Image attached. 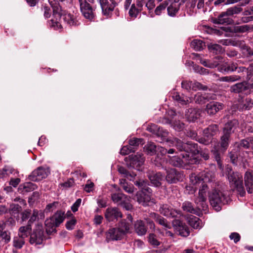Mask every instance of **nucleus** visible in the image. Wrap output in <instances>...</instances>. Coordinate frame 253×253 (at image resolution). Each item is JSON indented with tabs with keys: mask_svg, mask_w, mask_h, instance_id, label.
I'll list each match as a JSON object with an SVG mask.
<instances>
[{
	"mask_svg": "<svg viewBox=\"0 0 253 253\" xmlns=\"http://www.w3.org/2000/svg\"><path fill=\"white\" fill-rule=\"evenodd\" d=\"M118 171L123 175L124 177L130 181H133L134 184L139 189L135 195L134 199L143 206L148 205L151 200L153 192L152 189L149 187L148 181L136 177L137 174L135 172L129 170L123 167H120L118 168Z\"/></svg>",
	"mask_w": 253,
	"mask_h": 253,
	"instance_id": "f257e3e1",
	"label": "nucleus"
},
{
	"mask_svg": "<svg viewBox=\"0 0 253 253\" xmlns=\"http://www.w3.org/2000/svg\"><path fill=\"white\" fill-rule=\"evenodd\" d=\"M66 0H48V2L53 9V16L54 19L51 21L53 26L57 29L62 28V23L70 26L78 25V21L74 15L66 12L62 9L60 2H64Z\"/></svg>",
	"mask_w": 253,
	"mask_h": 253,
	"instance_id": "f03ea898",
	"label": "nucleus"
},
{
	"mask_svg": "<svg viewBox=\"0 0 253 253\" xmlns=\"http://www.w3.org/2000/svg\"><path fill=\"white\" fill-rule=\"evenodd\" d=\"M173 143L174 147L179 152H188L190 155L191 154L190 157H199L200 159L199 156H196L199 154L205 161L210 159L209 149L207 148L202 149L197 143L191 141L185 142L178 138H175ZM201 159L203 160L201 158ZM203 162V161H202Z\"/></svg>",
	"mask_w": 253,
	"mask_h": 253,
	"instance_id": "7ed1b4c3",
	"label": "nucleus"
},
{
	"mask_svg": "<svg viewBox=\"0 0 253 253\" xmlns=\"http://www.w3.org/2000/svg\"><path fill=\"white\" fill-rule=\"evenodd\" d=\"M225 174L231 188L234 190H236L237 194L241 197L245 196L246 191L243 186L242 175L238 172L234 171L232 167L229 166L225 169Z\"/></svg>",
	"mask_w": 253,
	"mask_h": 253,
	"instance_id": "20e7f679",
	"label": "nucleus"
},
{
	"mask_svg": "<svg viewBox=\"0 0 253 253\" xmlns=\"http://www.w3.org/2000/svg\"><path fill=\"white\" fill-rule=\"evenodd\" d=\"M135 233L138 236H144L149 234L148 237H155L156 235L154 232L155 230V225L154 221L150 218L145 219V220H137L133 223Z\"/></svg>",
	"mask_w": 253,
	"mask_h": 253,
	"instance_id": "39448f33",
	"label": "nucleus"
},
{
	"mask_svg": "<svg viewBox=\"0 0 253 253\" xmlns=\"http://www.w3.org/2000/svg\"><path fill=\"white\" fill-rule=\"evenodd\" d=\"M65 219V211L57 210L51 216L47 218L44 224L48 235H53L56 232V228L59 227Z\"/></svg>",
	"mask_w": 253,
	"mask_h": 253,
	"instance_id": "423d86ee",
	"label": "nucleus"
},
{
	"mask_svg": "<svg viewBox=\"0 0 253 253\" xmlns=\"http://www.w3.org/2000/svg\"><path fill=\"white\" fill-rule=\"evenodd\" d=\"M170 164L174 167L185 168L187 166L199 165L202 163V160L199 157H190L188 152L181 154L180 156H173L169 159Z\"/></svg>",
	"mask_w": 253,
	"mask_h": 253,
	"instance_id": "0eeeda50",
	"label": "nucleus"
},
{
	"mask_svg": "<svg viewBox=\"0 0 253 253\" xmlns=\"http://www.w3.org/2000/svg\"><path fill=\"white\" fill-rule=\"evenodd\" d=\"M209 199L211 206L216 211H220L223 205L228 204L231 201L228 196L217 189L209 193Z\"/></svg>",
	"mask_w": 253,
	"mask_h": 253,
	"instance_id": "6e6552de",
	"label": "nucleus"
},
{
	"mask_svg": "<svg viewBox=\"0 0 253 253\" xmlns=\"http://www.w3.org/2000/svg\"><path fill=\"white\" fill-rule=\"evenodd\" d=\"M242 11V8L239 6L230 7L226 11L222 12L217 17H212L211 21L215 24H231L233 20L230 16L238 14Z\"/></svg>",
	"mask_w": 253,
	"mask_h": 253,
	"instance_id": "1a4fd4ad",
	"label": "nucleus"
},
{
	"mask_svg": "<svg viewBox=\"0 0 253 253\" xmlns=\"http://www.w3.org/2000/svg\"><path fill=\"white\" fill-rule=\"evenodd\" d=\"M130 223L127 222L126 219H122L119 222L115 228H110L105 233L106 237H120L131 233Z\"/></svg>",
	"mask_w": 253,
	"mask_h": 253,
	"instance_id": "9d476101",
	"label": "nucleus"
},
{
	"mask_svg": "<svg viewBox=\"0 0 253 253\" xmlns=\"http://www.w3.org/2000/svg\"><path fill=\"white\" fill-rule=\"evenodd\" d=\"M111 199L114 203L126 211H131L132 205L130 203L129 197L122 193L111 194Z\"/></svg>",
	"mask_w": 253,
	"mask_h": 253,
	"instance_id": "9b49d317",
	"label": "nucleus"
},
{
	"mask_svg": "<svg viewBox=\"0 0 253 253\" xmlns=\"http://www.w3.org/2000/svg\"><path fill=\"white\" fill-rule=\"evenodd\" d=\"M184 175L183 172L174 168H171L166 170L165 178L169 184H176L183 181Z\"/></svg>",
	"mask_w": 253,
	"mask_h": 253,
	"instance_id": "f8f14e48",
	"label": "nucleus"
},
{
	"mask_svg": "<svg viewBox=\"0 0 253 253\" xmlns=\"http://www.w3.org/2000/svg\"><path fill=\"white\" fill-rule=\"evenodd\" d=\"M80 10L84 17L89 21L94 20L95 17V9L89 3L85 0H79Z\"/></svg>",
	"mask_w": 253,
	"mask_h": 253,
	"instance_id": "ddd939ff",
	"label": "nucleus"
},
{
	"mask_svg": "<svg viewBox=\"0 0 253 253\" xmlns=\"http://www.w3.org/2000/svg\"><path fill=\"white\" fill-rule=\"evenodd\" d=\"M224 44L226 45L230 44L233 46H239L240 47L242 56L245 58H250L253 56V48L243 43L241 41L227 40Z\"/></svg>",
	"mask_w": 253,
	"mask_h": 253,
	"instance_id": "4468645a",
	"label": "nucleus"
},
{
	"mask_svg": "<svg viewBox=\"0 0 253 253\" xmlns=\"http://www.w3.org/2000/svg\"><path fill=\"white\" fill-rule=\"evenodd\" d=\"M39 215V211L37 210L33 211V214L31 218L28 220L27 224L26 226H23L19 229V237H23L26 236L28 237L32 232V225L37 220Z\"/></svg>",
	"mask_w": 253,
	"mask_h": 253,
	"instance_id": "2eb2a0df",
	"label": "nucleus"
},
{
	"mask_svg": "<svg viewBox=\"0 0 253 253\" xmlns=\"http://www.w3.org/2000/svg\"><path fill=\"white\" fill-rule=\"evenodd\" d=\"M147 176L150 181L149 185L156 188H160L164 180L165 175L161 172H157L149 170L147 172Z\"/></svg>",
	"mask_w": 253,
	"mask_h": 253,
	"instance_id": "dca6fc26",
	"label": "nucleus"
},
{
	"mask_svg": "<svg viewBox=\"0 0 253 253\" xmlns=\"http://www.w3.org/2000/svg\"><path fill=\"white\" fill-rule=\"evenodd\" d=\"M253 105V100L250 97H240L238 98L237 103L233 106L234 111L238 110L240 112H243L246 110H250Z\"/></svg>",
	"mask_w": 253,
	"mask_h": 253,
	"instance_id": "f3484780",
	"label": "nucleus"
},
{
	"mask_svg": "<svg viewBox=\"0 0 253 253\" xmlns=\"http://www.w3.org/2000/svg\"><path fill=\"white\" fill-rule=\"evenodd\" d=\"M100 5L102 14L107 18H111L112 12L115 7L117 5V3L115 0H110L109 3L108 0H98Z\"/></svg>",
	"mask_w": 253,
	"mask_h": 253,
	"instance_id": "a211bd4d",
	"label": "nucleus"
},
{
	"mask_svg": "<svg viewBox=\"0 0 253 253\" xmlns=\"http://www.w3.org/2000/svg\"><path fill=\"white\" fill-rule=\"evenodd\" d=\"M145 158L142 153H137L136 155L131 154L129 156L128 166L129 168L135 169L137 170H141V167L144 164Z\"/></svg>",
	"mask_w": 253,
	"mask_h": 253,
	"instance_id": "6ab92c4d",
	"label": "nucleus"
},
{
	"mask_svg": "<svg viewBox=\"0 0 253 253\" xmlns=\"http://www.w3.org/2000/svg\"><path fill=\"white\" fill-rule=\"evenodd\" d=\"M49 173L48 169L39 167L32 172L29 175L28 178L31 181H39L45 178Z\"/></svg>",
	"mask_w": 253,
	"mask_h": 253,
	"instance_id": "aec40b11",
	"label": "nucleus"
},
{
	"mask_svg": "<svg viewBox=\"0 0 253 253\" xmlns=\"http://www.w3.org/2000/svg\"><path fill=\"white\" fill-rule=\"evenodd\" d=\"M172 224L177 235L187 237L189 235L190 230L188 227L180 219H174Z\"/></svg>",
	"mask_w": 253,
	"mask_h": 253,
	"instance_id": "412c9836",
	"label": "nucleus"
},
{
	"mask_svg": "<svg viewBox=\"0 0 253 253\" xmlns=\"http://www.w3.org/2000/svg\"><path fill=\"white\" fill-rule=\"evenodd\" d=\"M224 106V104L221 102L211 100L207 104L205 111L208 115L213 116L218 112L222 110Z\"/></svg>",
	"mask_w": 253,
	"mask_h": 253,
	"instance_id": "4be33fe9",
	"label": "nucleus"
},
{
	"mask_svg": "<svg viewBox=\"0 0 253 253\" xmlns=\"http://www.w3.org/2000/svg\"><path fill=\"white\" fill-rule=\"evenodd\" d=\"M227 150L222 149L220 146L214 145L211 150L212 157L217 162L218 167L221 169L222 167V159L225 152Z\"/></svg>",
	"mask_w": 253,
	"mask_h": 253,
	"instance_id": "5701e85b",
	"label": "nucleus"
},
{
	"mask_svg": "<svg viewBox=\"0 0 253 253\" xmlns=\"http://www.w3.org/2000/svg\"><path fill=\"white\" fill-rule=\"evenodd\" d=\"M160 211L161 214L168 217H177L178 215H183L180 211L174 209L167 204L163 205L160 208Z\"/></svg>",
	"mask_w": 253,
	"mask_h": 253,
	"instance_id": "b1692460",
	"label": "nucleus"
},
{
	"mask_svg": "<svg viewBox=\"0 0 253 253\" xmlns=\"http://www.w3.org/2000/svg\"><path fill=\"white\" fill-rule=\"evenodd\" d=\"M215 98L214 94L198 92L194 95L193 101L196 104L203 105L211 100H213Z\"/></svg>",
	"mask_w": 253,
	"mask_h": 253,
	"instance_id": "393cba45",
	"label": "nucleus"
},
{
	"mask_svg": "<svg viewBox=\"0 0 253 253\" xmlns=\"http://www.w3.org/2000/svg\"><path fill=\"white\" fill-rule=\"evenodd\" d=\"M122 213L118 208H108L105 212V218L108 221H113L114 220H118V218L122 217Z\"/></svg>",
	"mask_w": 253,
	"mask_h": 253,
	"instance_id": "a878e982",
	"label": "nucleus"
},
{
	"mask_svg": "<svg viewBox=\"0 0 253 253\" xmlns=\"http://www.w3.org/2000/svg\"><path fill=\"white\" fill-rule=\"evenodd\" d=\"M237 63L228 61L219 63L218 66V71L223 74H228L236 71Z\"/></svg>",
	"mask_w": 253,
	"mask_h": 253,
	"instance_id": "bb28decb",
	"label": "nucleus"
},
{
	"mask_svg": "<svg viewBox=\"0 0 253 253\" xmlns=\"http://www.w3.org/2000/svg\"><path fill=\"white\" fill-rule=\"evenodd\" d=\"M239 126V122L236 119H233L225 124L222 132L232 136Z\"/></svg>",
	"mask_w": 253,
	"mask_h": 253,
	"instance_id": "cd10ccee",
	"label": "nucleus"
},
{
	"mask_svg": "<svg viewBox=\"0 0 253 253\" xmlns=\"http://www.w3.org/2000/svg\"><path fill=\"white\" fill-rule=\"evenodd\" d=\"M249 90L248 83L246 81L239 82L232 85L229 90L233 93H243Z\"/></svg>",
	"mask_w": 253,
	"mask_h": 253,
	"instance_id": "c85d7f7f",
	"label": "nucleus"
},
{
	"mask_svg": "<svg viewBox=\"0 0 253 253\" xmlns=\"http://www.w3.org/2000/svg\"><path fill=\"white\" fill-rule=\"evenodd\" d=\"M147 130L158 137H166L168 135V131L163 129L162 127L155 124L148 125Z\"/></svg>",
	"mask_w": 253,
	"mask_h": 253,
	"instance_id": "c756f323",
	"label": "nucleus"
},
{
	"mask_svg": "<svg viewBox=\"0 0 253 253\" xmlns=\"http://www.w3.org/2000/svg\"><path fill=\"white\" fill-rule=\"evenodd\" d=\"M228 156L232 164L237 165L238 162L243 161V158L245 157V152H240L236 147H234L231 151L229 153Z\"/></svg>",
	"mask_w": 253,
	"mask_h": 253,
	"instance_id": "7c9ffc66",
	"label": "nucleus"
},
{
	"mask_svg": "<svg viewBox=\"0 0 253 253\" xmlns=\"http://www.w3.org/2000/svg\"><path fill=\"white\" fill-rule=\"evenodd\" d=\"M201 113L199 109L190 108L185 111V118L189 122H195L199 118Z\"/></svg>",
	"mask_w": 253,
	"mask_h": 253,
	"instance_id": "2f4dec72",
	"label": "nucleus"
},
{
	"mask_svg": "<svg viewBox=\"0 0 253 253\" xmlns=\"http://www.w3.org/2000/svg\"><path fill=\"white\" fill-rule=\"evenodd\" d=\"M182 216L186 219L187 223L193 228L198 229L202 227V222L199 217L189 214H187L184 216L183 215Z\"/></svg>",
	"mask_w": 253,
	"mask_h": 253,
	"instance_id": "473e14b6",
	"label": "nucleus"
},
{
	"mask_svg": "<svg viewBox=\"0 0 253 253\" xmlns=\"http://www.w3.org/2000/svg\"><path fill=\"white\" fill-rule=\"evenodd\" d=\"M161 148L162 147L156 145L154 142H149L145 145L143 150L147 155L153 156L157 154L158 155Z\"/></svg>",
	"mask_w": 253,
	"mask_h": 253,
	"instance_id": "72a5a7b5",
	"label": "nucleus"
},
{
	"mask_svg": "<svg viewBox=\"0 0 253 253\" xmlns=\"http://www.w3.org/2000/svg\"><path fill=\"white\" fill-rule=\"evenodd\" d=\"M244 181L247 192L253 194V172L247 171L244 175Z\"/></svg>",
	"mask_w": 253,
	"mask_h": 253,
	"instance_id": "f704fd0d",
	"label": "nucleus"
},
{
	"mask_svg": "<svg viewBox=\"0 0 253 253\" xmlns=\"http://www.w3.org/2000/svg\"><path fill=\"white\" fill-rule=\"evenodd\" d=\"M251 140L249 138L243 139L238 142H236L234 144V147L238 149L240 152H245V155L247 154V152L244 151L245 149H249L251 147Z\"/></svg>",
	"mask_w": 253,
	"mask_h": 253,
	"instance_id": "c9c22d12",
	"label": "nucleus"
},
{
	"mask_svg": "<svg viewBox=\"0 0 253 253\" xmlns=\"http://www.w3.org/2000/svg\"><path fill=\"white\" fill-rule=\"evenodd\" d=\"M231 140L232 136L221 132L219 142L216 145L223 149L227 150Z\"/></svg>",
	"mask_w": 253,
	"mask_h": 253,
	"instance_id": "e433bc0d",
	"label": "nucleus"
},
{
	"mask_svg": "<svg viewBox=\"0 0 253 253\" xmlns=\"http://www.w3.org/2000/svg\"><path fill=\"white\" fill-rule=\"evenodd\" d=\"M181 208L186 212H189L197 215L200 214V210L198 208L194 207L193 204L189 201H185L182 203Z\"/></svg>",
	"mask_w": 253,
	"mask_h": 253,
	"instance_id": "4c0bfd02",
	"label": "nucleus"
},
{
	"mask_svg": "<svg viewBox=\"0 0 253 253\" xmlns=\"http://www.w3.org/2000/svg\"><path fill=\"white\" fill-rule=\"evenodd\" d=\"M8 211L11 215L16 218L17 221L20 220L19 214H20V213L22 211L21 206L17 204L12 203L10 205Z\"/></svg>",
	"mask_w": 253,
	"mask_h": 253,
	"instance_id": "58836bf2",
	"label": "nucleus"
},
{
	"mask_svg": "<svg viewBox=\"0 0 253 253\" xmlns=\"http://www.w3.org/2000/svg\"><path fill=\"white\" fill-rule=\"evenodd\" d=\"M207 47L210 52L216 55L220 54L223 52L222 46L218 44L210 43L207 44Z\"/></svg>",
	"mask_w": 253,
	"mask_h": 253,
	"instance_id": "ea45409f",
	"label": "nucleus"
},
{
	"mask_svg": "<svg viewBox=\"0 0 253 253\" xmlns=\"http://www.w3.org/2000/svg\"><path fill=\"white\" fill-rule=\"evenodd\" d=\"M213 139V138L203 130V136H199V138H198V142L204 145H209L212 143Z\"/></svg>",
	"mask_w": 253,
	"mask_h": 253,
	"instance_id": "a19ab883",
	"label": "nucleus"
},
{
	"mask_svg": "<svg viewBox=\"0 0 253 253\" xmlns=\"http://www.w3.org/2000/svg\"><path fill=\"white\" fill-rule=\"evenodd\" d=\"M166 124H170L171 126L176 131L182 130L185 126V124L180 121H172L169 119L166 118Z\"/></svg>",
	"mask_w": 253,
	"mask_h": 253,
	"instance_id": "79ce46f5",
	"label": "nucleus"
},
{
	"mask_svg": "<svg viewBox=\"0 0 253 253\" xmlns=\"http://www.w3.org/2000/svg\"><path fill=\"white\" fill-rule=\"evenodd\" d=\"M172 97L174 100L176 101L181 105H187L189 103L188 98L183 94L180 95L178 92H174Z\"/></svg>",
	"mask_w": 253,
	"mask_h": 253,
	"instance_id": "37998d69",
	"label": "nucleus"
},
{
	"mask_svg": "<svg viewBox=\"0 0 253 253\" xmlns=\"http://www.w3.org/2000/svg\"><path fill=\"white\" fill-rule=\"evenodd\" d=\"M253 30V25H243L234 27L231 32L243 33Z\"/></svg>",
	"mask_w": 253,
	"mask_h": 253,
	"instance_id": "c03bdc74",
	"label": "nucleus"
},
{
	"mask_svg": "<svg viewBox=\"0 0 253 253\" xmlns=\"http://www.w3.org/2000/svg\"><path fill=\"white\" fill-rule=\"evenodd\" d=\"M212 138L219 132V126L217 124H211L203 129Z\"/></svg>",
	"mask_w": 253,
	"mask_h": 253,
	"instance_id": "a18cd8bd",
	"label": "nucleus"
},
{
	"mask_svg": "<svg viewBox=\"0 0 253 253\" xmlns=\"http://www.w3.org/2000/svg\"><path fill=\"white\" fill-rule=\"evenodd\" d=\"M36 187V185L31 182H26L23 185H20L19 187V191L21 192L24 193L28 192L34 190Z\"/></svg>",
	"mask_w": 253,
	"mask_h": 253,
	"instance_id": "49530a36",
	"label": "nucleus"
},
{
	"mask_svg": "<svg viewBox=\"0 0 253 253\" xmlns=\"http://www.w3.org/2000/svg\"><path fill=\"white\" fill-rule=\"evenodd\" d=\"M191 46L196 51H200L206 46V44L200 40L195 39L191 42Z\"/></svg>",
	"mask_w": 253,
	"mask_h": 253,
	"instance_id": "de8ad7c7",
	"label": "nucleus"
},
{
	"mask_svg": "<svg viewBox=\"0 0 253 253\" xmlns=\"http://www.w3.org/2000/svg\"><path fill=\"white\" fill-rule=\"evenodd\" d=\"M151 216L155 220L156 222L158 223L159 224L166 227H168L169 226L167 223V221L163 217L155 212L152 213L151 214Z\"/></svg>",
	"mask_w": 253,
	"mask_h": 253,
	"instance_id": "09e8293b",
	"label": "nucleus"
},
{
	"mask_svg": "<svg viewBox=\"0 0 253 253\" xmlns=\"http://www.w3.org/2000/svg\"><path fill=\"white\" fill-rule=\"evenodd\" d=\"M241 77L239 75H230L228 76L222 77L220 78L219 80L221 82L227 83H234L241 80Z\"/></svg>",
	"mask_w": 253,
	"mask_h": 253,
	"instance_id": "8fccbe9b",
	"label": "nucleus"
},
{
	"mask_svg": "<svg viewBox=\"0 0 253 253\" xmlns=\"http://www.w3.org/2000/svg\"><path fill=\"white\" fill-rule=\"evenodd\" d=\"M32 211L31 209H26L22 211L20 213V220L21 223L26 221L28 219H30L31 215H32Z\"/></svg>",
	"mask_w": 253,
	"mask_h": 253,
	"instance_id": "3c124183",
	"label": "nucleus"
},
{
	"mask_svg": "<svg viewBox=\"0 0 253 253\" xmlns=\"http://www.w3.org/2000/svg\"><path fill=\"white\" fill-rule=\"evenodd\" d=\"M34 237H45L44 236V230L42 224H38L34 230Z\"/></svg>",
	"mask_w": 253,
	"mask_h": 253,
	"instance_id": "603ef678",
	"label": "nucleus"
},
{
	"mask_svg": "<svg viewBox=\"0 0 253 253\" xmlns=\"http://www.w3.org/2000/svg\"><path fill=\"white\" fill-rule=\"evenodd\" d=\"M141 11V9L137 8L134 3L131 5L130 8L128 11L129 16L131 19H134L136 18L138 14Z\"/></svg>",
	"mask_w": 253,
	"mask_h": 253,
	"instance_id": "864d4df0",
	"label": "nucleus"
},
{
	"mask_svg": "<svg viewBox=\"0 0 253 253\" xmlns=\"http://www.w3.org/2000/svg\"><path fill=\"white\" fill-rule=\"evenodd\" d=\"M143 143L144 139L143 138H133L129 140V144L131 146V147L134 148L135 151L137 149V147L140 144L142 145Z\"/></svg>",
	"mask_w": 253,
	"mask_h": 253,
	"instance_id": "5fc2aeb1",
	"label": "nucleus"
},
{
	"mask_svg": "<svg viewBox=\"0 0 253 253\" xmlns=\"http://www.w3.org/2000/svg\"><path fill=\"white\" fill-rule=\"evenodd\" d=\"M203 174H192L190 177V180L193 184H197L201 182L204 183V178L203 177Z\"/></svg>",
	"mask_w": 253,
	"mask_h": 253,
	"instance_id": "6e6d98bb",
	"label": "nucleus"
},
{
	"mask_svg": "<svg viewBox=\"0 0 253 253\" xmlns=\"http://www.w3.org/2000/svg\"><path fill=\"white\" fill-rule=\"evenodd\" d=\"M175 3H172L169 6H168V14L170 16H174L179 10V8L176 6Z\"/></svg>",
	"mask_w": 253,
	"mask_h": 253,
	"instance_id": "4d7b16f0",
	"label": "nucleus"
},
{
	"mask_svg": "<svg viewBox=\"0 0 253 253\" xmlns=\"http://www.w3.org/2000/svg\"><path fill=\"white\" fill-rule=\"evenodd\" d=\"M169 0H165L163 3H161L159 6H158L155 10V13L156 15H160L162 11L164 10L168 6Z\"/></svg>",
	"mask_w": 253,
	"mask_h": 253,
	"instance_id": "13d9d810",
	"label": "nucleus"
},
{
	"mask_svg": "<svg viewBox=\"0 0 253 253\" xmlns=\"http://www.w3.org/2000/svg\"><path fill=\"white\" fill-rule=\"evenodd\" d=\"M135 151L134 148L131 147L129 144L128 145L124 146L121 149L120 153L123 155H126L131 152H134Z\"/></svg>",
	"mask_w": 253,
	"mask_h": 253,
	"instance_id": "bf43d9fd",
	"label": "nucleus"
},
{
	"mask_svg": "<svg viewBox=\"0 0 253 253\" xmlns=\"http://www.w3.org/2000/svg\"><path fill=\"white\" fill-rule=\"evenodd\" d=\"M193 68L195 72L200 74L206 75L209 73V70L198 65L194 64Z\"/></svg>",
	"mask_w": 253,
	"mask_h": 253,
	"instance_id": "052dcab7",
	"label": "nucleus"
},
{
	"mask_svg": "<svg viewBox=\"0 0 253 253\" xmlns=\"http://www.w3.org/2000/svg\"><path fill=\"white\" fill-rule=\"evenodd\" d=\"M6 223L0 222V237H10L9 233L5 230Z\"/></svg>",
	"mask_w": 253,
	"mask_h": 253,
	"instance_id": "680f3d73",
	"label": "nucleus"
},
{
	"mask_svg": "<svg viewBox=\"0 0 253 253\" xmlns=\"http://www.w3.org/2000/svg\"><path fill=\"white\" fill-rule=\"evenodd\" d=\"M208 87L207 85L202 84L201 83L195 81L193 82V90H207Z\"/></svg>",
	"mask_w": 253,
	"mask_h": 253,
	"instance_id": "e2e57ef3",
	"label": "nucleus"
},
{
	"mask_svg": "<svg viewBox=\"0 0 253 253\" xmlns=\"http://www.w3.org/2000/svg\"><path fill=\"white\" fill-rule=\"evenodd\" d=\"M58 204V202H54L52 203L47 204L44 209V212L48 213L52 211L57 208Z\"/></svg>",
	"mask_w": 253,
	"mask_h": 253,
	"instance_id": "0e129e2a",
	"label": "nucleus"
},
{
	"mask_svg": "<svg viewBox=\"0 0 253 253\" xmlns=\"http://www.w3.org/2000/svg\"><path fill=\"white\" fill-rule=\"evenodd\" d=\"M77 223V220L74 216L71 220L67 221L65 224V227L68 230H72L74 229Z\"/></svg>",
	"mask_w": 253,
	"mask_h": 253,
	"instance_id": "69168bd1",
	"label": "nucleus"
},
{
	"mask_svg": "<svg viewBox=\"0 0 253 253\" xmlns=\"http://www.w3.org/2000/svg\"><path fill=\"white\" fill-rule=\"evenodd\" d=\"M193 82L190 81H183L181 83V87L189 91L191 89L193 90Z\"/></svg>",
	"mask_w": 253,
	"mask_h": 253,
	"instance_id": "338daca9",
	"label": "nucleus"
},
{
	"mask_svg": "<svg viewBox=\"0 0 253 253\" xmlns=\"http://www.w3.org/2000/svg\"><path fill=\"white\" fill-rule=\"evenodd\" d=\"M75 185V181L73 178H70L67 181L60 184L61 187L69 188L73 187Z\"/></svg>",
	"mask_w": 253,
	"mask_h": 253,
	"instance_id": "774afa93",
	"label": "nucleus"
}]
</instances>
